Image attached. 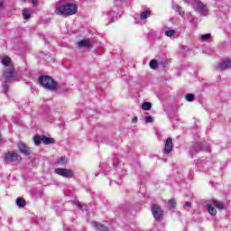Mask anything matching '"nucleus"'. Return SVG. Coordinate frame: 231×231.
<instances>
[{"mask_svg":"<svg viewBox=\"0 0 231 231\" xmlns=\"http://www.w3.org/2000/svg\"><path fill=\"white\" fill-rule=\"evenodd\" d=\"M3 5H4V1L0 0V10H3Z\"/></svg>","mask_w":231,"mask_h":231,"instance_id":"c9c22d12","label":"nucleus"},{"mask_svg":"<svg viewBox=\"0 0 231 231\" xmlns=\"http://www.w3.org/2000/svg\"><path fill=\"white\" fill-rule=\"evenodd\" d=\"M231 68V60H224L223 62L219 63L216 69L217 71H225L226 69H230Z\"/></svg>","mask_w":231,"mask_h":231,"instance_id":"1a4fd4ad","label":"nucleus"},{"mask_svg":"<svg viewBox=\"0 0 231 231\" xmlns=\"http://www.w3.org/2000/svg\"><path fill=\"white\" fill-rule=\"evenodd\" d=\"M32 6H37L38 1L37 0H32Z\"/></svg>","mask_w":231,"mask_h":231,"instance_id":"f704fd0d","label":"nucleus"},{"mask_svg":"<svg viewBox=\"0 0 231 231\" xmlns=\"http://www.w3.org/2000/svg\"><path fill=\"white\" fill-rule=\"evenodd\" d=\"M184 207L190 208L192 207V205L190 204L189 201H187V202H185Z\"/></svg>","mask_w":231,"mask_h":231,"instance_id":"7c9ffc66","label":"nucleus"},{"mask_svg":"<svg viewBox=\"0 0 231 231\" xmlns=\"http://www.w3.org/2000/svg\"><path fill=\"white\" fill-rule=\"evenodd\" d=\"M16 205L17 207H20V208L26 207V200H24V199L23 198H17Z\"/></svg>","mask_w":231,"mask_h":231,"instance_id":"f3484780","label":"nucleus"},{"mask_svg":"<svg viewBox=\"0 0 231 231\" xmlns=\"http://www.w3.org/2000/svg\"><path fill=\"white\" fill-rule=\"evenodd\" d=\"M174 33H176L175 30H168V31H165V32H164L166 37H173Z\"/></svg>","mask_w":231,"mask_h":231,"instance_id":"a878e982","label":"nucleus"},{"mask_svg":"<svg viewBox=\"0 0 231 231\" xmlns=\"http://www.w3.org/2000/svg\"><path fill=\"white\" fill-rule=\"evenodd\" d=\"M198 147H199V149H203V146L200 144H198Z\"/></svg>","mask_w":231,"mask_h":231,"instance_id":"4c0bfd02","label":"nucleus"},{"mask_svg":"<svg viewBox=\"0 0 231 231\" xmlns=\"http://www.w3.org/2000/svg\"><path fill=\"white\" fill-rule=\"evenodd\" d=\"M1 143H5V141L3 140V137L1 136V134H0V144Z\"/></svg>","mask_w":231,"mask_h":231,"instance_id":"e433bc0d","label":"nucleus"},{"mask_svg":"<svg viewBox=\"0 0 231 231\" xmlns=\"http://www.w3.org/2000/svg\"><path fill=\"white\" fill-rule=\"evenodd\" d=\"M55 14H57V15H64V17L75 15V14H77V5L69 3L65 5H57Z\"/></svg>","mask_w":231,"mask_h":231,"instance_id":"f257e3e1","label":"nucleus"},{"mask_svg":"<svg viewBox=\"0 0 231 231\" xmlns=\"http://www.w3.org/2000/svg\"><path fill=\"white\" fill-rule=\"evenodd\" d=\"M17 70H15V67H12L10 69H5L3 72V78L5 82H13L17 79Z\"/></svg>","mask_w":231,"mask_h":231,"instance_id":"7ed1b4c3","label":"nucleus"},{"mask_svg":"<svg viewBox=\"0 0 231 231\" xmlns=\"http://www.w3.org/2000/svg\"><path fill=\"white\" fill-rule=\"evenodd\" d=\"M93 225L97 228V231H109L107 226H106L105 225H102L100 223L94 222Z\"/></svg>","mask_w":231,"mask_h":231,"instance_id":"2eb2a0df","label":"nucleus"},{"mask_svg":"<svg viewBox=\"0 0 231 231\" xmlns=\"http://www.w3.org/2000/svg\"><path fill=\"white\" fill-rule=\"evenodd\" d=\"M207 207H208V212L211 216H216V214H217V211L216 210V208H214L212 201H208V204H207Z\"/></svg>","mask_w":231,"mask_h":231,"instance_id":"ddd939ff","label":"nucleus"},{"mask_svg":"<svg viewBox=\"0 0 231 231\" xmlns=\"http://www.w3.org/2000/svg\"><path fill=\"white\" fill-rule=\"evenodd\" d=\"M19 159V154L14 152H8L5 154V162H17Z\"/></svg>","mask_w":231,"mask_h":231,"instance_id":"9b49d317","label":"nucleus"},{"mask_svg":"<svg viewBox=\"0 0 231 231\" xmlns=\"http://www.w3.org/2000/svg\"><path fill=\"white\" fill-rule=\"evenodd\" d=\"M23 17L26 20L30 19V17H32V11L29 9H24L23 12Z\"/></svg>","mask_w":231,"mask_h":231,"instance_id":"a211bd4d","label":"nucleus"},{"mask_svg":"<svg viewBox=\"0 0 231 231\" xmlns=\"http://www.w3.org/2000/svg\"><path fill=\"white\" fill-rule=\"evenodd\" d=\"M18 149L22 154H24V156H30L32 154V150L30 147H28L26 144L23 143H18Z\"/></svg>","mask_w":231,"mask_h":231,"instance_id":"6e6552de","label":"nucleus"},{"mask_svg":"<svg viewBox=\"0 0 231 231\" xmlns=\"http://www.w3.org/2000/svg\"><path fill=\"white\" fill-rule=\"evenodd\" d=\"M75 205L79 208V210H82V206L80 205V202L77 201L75 202Z\"/></svg>","mask_w":231,"mask_h":231,"instance_id":"473e14b6","label":"nucleus"},{"mask_svg":"<svg viewBox=\"0 0 231 231\" xmlns=\"http://www.w3.org/2000/svg\"><path fill=\"white\" fill-rule=\"evenodd\" d=\"M195 12H198L199 14H201V15H205L208 12V8H207V5H205L201 1H198L197 5H195V8H193Z\"/></svg>","mask_w":231,"mask_h":231,"instance_id":"423d86ee","label":"nucleus"},{"mask_svg":"<svg viewBox=\"0 0 231 231\" xmlns=\"http://www.w3.org/2000/svg\"><path fill=\"white\" fill-rule=\"evenodd\" d=\"M42 143H44V145H50V143H55V139L51 137H48L46 135H42Z\"/></svg>","mask_w":231,"mask_h":231,"instance_id":"4468645a","label":"nucleus"},{"mask_svg":"<svg viewBox=\"0 0 231 231\" xmlns=\"http://www.w3.org/2000/svg\"><path fill=\"white\" fill-rule=\"evenodd\" d=\"M164 154H171L172 152V139L167 138L164 143Z\"/></svg>","mask_w":231,"mask_h":231,"instance_id":"9d476101","label":"nucleus"},{"mask_svg":"<svg viewBox=\"0 0 231 231\" xmlns=\"http://www.w3.org/2000/svg\"><path fill=\"white\" fill-rule=\"evenodd\" d=\"M148 17H151V12L149 11H144L141 14V19L143 21H145V19H148Z\"/></svg>","mask_w":231,"mask_h":231,"instance_id":"4be33fe9","label":"nucleus"},{"mask_svg":"<svg viewBox=\"0 0 231 231\" xmlns=\"http://www.w3.org/2000/svg\"><path fill=\"white\" fill-rule=\"evenodd\" d=\"M199 0H184V3H186V5H190V6H192V8H195V6L198 5V2Z\"/></svg>","mask_w":231,"mask_h":231,"instance_id":"aec40b11","label":"nucleus"},{"mask_svg":"<svg viewBox=\"0 0 231 231\" xmlns=\"http://www.w3.org/2000/svg\"><path fill=\"white\" fill-rule=\"evenodd\" d=\"M211 203L213 204L214 207H216V208H219L220 210L225 208V205L222 202L211 201Z\"/></svg>","mask_w":231,"mask_h":231,"instance_id":"6ab92c4d","label":"nucleus"},{"mask_svg":"<svg viewBox=\"0 0 231 231\" xmlns=\"http://www.w3.org/2000/svg\"><path fill=\"white\" fill-rule=\"evenodd\" d=\"M144 120L147 124H152L154 122V119L152 118V116H145Z\"/></svg>","mask_w":231,"mask_h":231,"instance_id":"c756f323","label":"nucleus"},{"mask_svg":"<svg viewBox=\"0 0 231 231\" xmlns=\"http://www.w3.org/2000/svg\"><path fill=\"white\" fill-rule=\"evenodd\" d=\"M185 98L188 102H194V94H187Z\"/></svg>","mask_w":231,"mask_h":231,"instance_id":"cd10ccee","label":"nucleus"},{"mask_svg":"<svg viewBox=\"0 0 231 231\" xmlns=\"http://www.w3.org/2000/svg\"><path fill=\"white\" fill-rule=\"evenodd\" d=\"M1 64L4 66L5 69L14 68L12 59L8 56H4L1 60Z\"/></svg>","mask_w":231,"mask_h":231,"instance_id":"0eeeda50","label":"nucleus"},{"mask_svg":"<svg viewBox=\"0 0 231 231\" xmlns=\"http://www.w3.org/2000/svg\"><path fill=\"white\" fill-rule=\"evenodd\" d=\"M150 68H151V69H156L158 68V60H152L150 61Z\"/></svg>","mask_w":231,"mask_h":231,"instance_id":"5701e85b","label":"nucleus"},{"mask_svg":"<svg viewBox=\"0 0 231 231\" xmlns=\"http://www.w3.org/2000/svg\"><path fill=\"white\" fill-rule=\"evenodd\" d=\"M151 107H152V105L149 102H144L142 105V108L143 109V111H149Z\"/></svg>","mask_w":231,"mask_h":231,"instance_id":"b1692460","label":"nucleus"},{"mask_svg":"<svg viewBox=\"0 0 231 231\" xmlns=\"http://www.w3.org/2000/svg\"><path fill=\"white\" fill-rule=\"evenodd\" d=\"M75 205L79 208V210H82V206L80 205V202L77 201L75 202Z\"/></svg>","mask_w":231,"mask_h":231,"instance_id":"2f4dec72","label":"nucleus"},{"mask_svg":"<svg viewBox=\"0 0 231 231\" xmlns=\"http://www.w3.org/2000/svg\"><path fill=\"white\" fill-rule=\"evenodd\" d=\"M202 41H208L209 39H212V34L206 33L201 35Z\"/></svg>","mask_w":231,"mask_h":231,"instance_id":"c85d7f7f","label":"nucleus"},{"mask_svg":"<svg viewBox=\"0 0 231 231\" xmlns=\"http://www.w3.org/2000/svg\"><path fill=\"white\" fill-rule=\"evenodd\" d=\"M79 48H91V41L83 39L78 42Z\"/></svg>","mask_w":231,"mask_h":231,"instance_id":"f8f14e48","label":"nucleus"},{"mask_svg":"<svg viewBox=\"0 0 231 231\" xmlns=\"http://www.w3.org/2000/svg\"><path fill=\"white\" fill-rule=\"evenodd\" d=\"M39 83L45 89H49V91H55L57 89V83L50 76H40Z\"/></svg>","mask_w":231,"mask_h":231,"instance_id":"f03ea898","label":"nucleus"},{"mask_svg":"<svg viewBox=\"0 0 231 231\" xmlns=\"http://www.w3.org/2000/svg\"><path fill=\"white\" fill-rule=\"evenodd\" d=\"M132 122H133V124H136V122H138V117H134L132 119Z\"/></svg>","mask_w":231,"mask_h":231,"instance_id":"72a5a7b5","label":"nucleus"},{"mask_svg":"<svg viewBox=\"0 0 231 231\" xmlns=\"http://www.w3.org/2000/svg\"><path fill=\"white\" fill-rule=\"evenodd\" d=\"M172 8H173V10L177 11L179 15H180L181 17L185 16V11H183V8H181V6H180L178 5H173Z\"/></svg>","mask_w":231,"mask_h":231,"instance_id":"dca6fc26","label":"nucleus"},{"mask_svg":"<svg viewBox=\"0 0 231 231\" xmlns=\"http://www.w3.org/2000/svg\"><path fill=\"white\" fill-rule=\"evenodd\" d=\"M58 163L59 165H66V163H68V160L66 159V157H60V159H58Z\"/></svg>","mask_w":231,"mask_h":231,"instance_id":"bb28decb","label":"nucleus"},{"mask_svg":"<svg viewBox=\"0 0 231 231\" xmlns=\"http://www.w3.org/2000/svg\"><path fill=\"white\" fill-rule=\"evenodd\" d=\"M190 152H194V150L190 149Z\"/></svg>","mask_w":231,"mask_h":231,"instance_id":"ea45409f","label":"nucleus"},{"mask_svg":"<svg viewBox=\"0 0 231 231\" xmlns=\"http://www.w3.org/2000/svg\"><path fill=\"white\" fill-rule=\"evenodd\" d=\"M54 172L55 174H58V176H62V178H71L74 174L72 170L65 168H57Z\"/></svg>","mask_w":231,"mask_h":231,"instance_id":"39448f33","label":"nucleus"},{"mask_svg":"<svg viewBox=\"0 0 231 231\" xmlns=\"http://www.w3.org/2000/svg\"><path fill=\"white\" fill-rule=\"evenodd\" d=\"M33 142L35 145H41V142H42V135H35L33 138Z\"/></svg>","mask_w":231,"mask_h":231,"instance_id":"412c9836","label":"nucleus"},{"mask_svg":"<svg viewBox=\"0 0 231 231\" xmlns=\"http://www.w3.org/2000/svg\"><path fill=\"white\" fill-rule=\"evenodd\" d=\"M169 208H174L176 207V200L174 199H171L168 200Z\"/></svg>","mask_w":231,"mask_h":231,"instance_id":"393cba45","label":"nucleus"},{"mask_svg":"<svg viewBox=\"0 0 231 231\" xmlns=\"http://www.w3.org/2000/svg\"><path fill=\"white\" fill-rule=\"evenodd\" d=\"M152 213L155 221H162L163 219V209L158 204H153L152 206Z\"/></svg>","mask_w":231,"mask_h":231,"instance_id":"20e7f679","label":"nucleus"},{"mask_svg":"<svg viewBox=\"0 0 231 231\" xmlns=\"http://www.w3.org/2000/svg\"><path fill=\"white\" fill-rule=\"evenodd\" d=\"M108 19H112V16H111V15H108Z\"/></svg>","mask_w":231,"mask_h":231,"instance_id":"58836bf2","label":"nucleus"}]
</instances>
